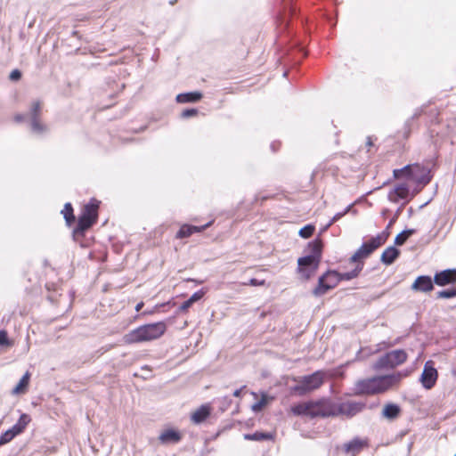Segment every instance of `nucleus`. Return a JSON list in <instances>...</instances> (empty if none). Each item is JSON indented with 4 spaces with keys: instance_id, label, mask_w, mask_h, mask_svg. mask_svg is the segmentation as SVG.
<instances>
[{
    "instance_id": "nucleus-1",
    "label": "nucleus",
    "mask_w": 456,
    "mask_h": 456,
    "mask_svg": "<svg viewBox=\"0 0 456 456\" xmlns=\"http://www.w3.org/2000/svg\"><path fill=\"white\" fill-rule=\"evenodd\" d=\"M166 329L167 326L163 322L142 325L126 333L123 340L128 345L154 340L160 338Z\"/></svg>"
},
{
    "instance_id": "nucleus-2",
    "label": "nucleus",
    "mask_w": 456,
    "mask_h": 456,
    "mask_svg": "<svg viewBox=\"0 0 456 456\" xmlns=\"http://www.w3.org/2000/svg\"><path fill=\"white\" fill-rule=\"evenodd\" d=\"M99 203L95 200H92L89 203L85 205L81 215L78 216L77 226L73 233L75 236H83L97 220V209Z\"/></svg>"
},
{
    "instance_id": "nucleus-3",
    "label": "nucleus",
    "mask_w": 456,
    "mask_h": 456,
    "mask_svg": "<svg viewBox=\"0 0 456 456\" xmlns=\"http://www.w3.org/2000/svg\"><path fill=\"white\" fill-rule=\"evenodd\" d=\"M406 360L407 354L404 350H392L379 357L372 364V370L375 371L391 370L403 364Z\"/></svg>"
},
{
    "instance_id": "nucleus-4",
    "label": "nucleus",
    "mask_w": 456,
    "mask_h": 456,
    "mask_svg": "<svg viewBox=\"0 0 456 456\" xmlns=\"http://www.w3.org/2000/svg\"><path fill=\"white\" fill-rule=\"evenodd\" d=\"M324 381V373L317 370L311 375L304 376L300 379L298 384L292 387V391L298 395L305 394L319 388Z\"/></svg>"
},
{
    "instance_id": "nucleus-5",
    "label": "nucleus",
    "mask_w": 456,
    "mask_h": 456,
    "mask_svg": "<svg viewBox=\"0 0 456 456\" xmlns=\"http://www.w3.org/2000/svg\"><path fill=\"white\" fill-rule=\"evenodd\" d=\"M311 418L336 417V403L328 398L311 401Z\"/></svg>"
},
{
    "instance_id": "nucleus-6",
    "label": "nucleus",
    "mask_w": 456,
    "mask_h": 456,
    "mask_svg": "<svg viewBox=\"0 0 456 456\" xmlns=\"http://www.w3.org/2000/svg\"><path fill=\"white\" fill-rule=\"evenodd\" d=\"M408 375L407 372L397 371L388 375L373 377L376 383L377 393H383L399 383L403 377Z\"/></svg>"
},
{
    "instance_id": "nucleus-7",
    "label": "nucleus",
    "mask_w": 456,
    "mask_h": 456,
    "mask_svg": "<svg viewBox=\"0 0 456 456\" xmlns=\"http://www.w3.org/2000/svg\"><path fill=\"white\" fill-rule=\"evenodd\" d=\"M365 408V403L362 402L347 401L341 403H336V416L345 415L352 418L361 412Z\"/></svg>"
},
{
    "instance_id": "nucleus-8",
    "label": "nucleus",
    "mask_w": 456,
    "mask_h": 456,
    "mask_svg": "<svg viewBox=\"0 0 456 456\" xmlns=\"http://www.w3.org/2000/svg\"><path fill=\"white\" fill-rule=\"evenodd\" d=\"M438 373L436 369L434 367L432 361H428L423 368L420 382L426 389H431L437 380Z\"/></svg>"
},
{
    "instance_id": "nucleus-9",
    "label": "nucleus",
    "mask_w": 456,
    "mask_h": 456,
    "mask_svg": "<svg viewBox=\"0 0 456 456\" xmlns=\"http://www.w3.org/2000/svg\"><path fill=\"white\" fill-rule=\"evenodd\" d=\"M308 248L310 250V254L306 255L303 257L298 258V262L300 265H303L304 262H312L314 265H316V262L321 261L322 257V242L320 239H316L308 243Z\"/></svg>"
},
{
    "instance_id": "nucleus-10",
    "label": "nucleus",
    "mask_w": 456,
    "mask_h": 456,
    "mask_svg": "<svg viewBox=\"0 0 456 456\" xmlns=\"http://www.w3.org/2000/svg\"><path fill=\"white\" fill-rule=\"evenodd\" d=\"M40 113L41 103L39 102H33L29 111V118L31 121V130L37 134H41L46 131V126L40 122Z\"/></svg>"
},
{
    "instance_id": "nucleus-11",
    "label": "nucleus",
    "mask_w": 456,
    "mask_h": 456,
    "mask_svg": "<svg viewBox=\"0 0 456 456\" xmlns=\"http://www.w3.org/2000/svg\"><path fill=\"white\" fill-rule=\"evenodd\" d=\"M390 232L383 231L377 236L372 237L368 242L362 243L361 248L365 254L370 255L373 251H375L387 241Z\"/></svg>"
},
{
    "instance_id": "nucleus-12",
    "label": "nucleus",
    "mask_w": 456,
    "mask_h": 456,
    "mask_svg": "<svg viewBox=\"0 0 456 456\" xmlns=\"http://www.w3.org/2000/svg\"><path fill=\"white\" fill-rule=\"evenodd\" d=\"M434 282L439 287H445L456 283V268L445 269L436 272L434 276Z\"/></svg>"
},
{
    "instance_id": "nucleus-13",
    "label": "nucleus",
    "mask_w": 456,
    "mask_h": 456,
    "mask_svg": "<svg viewBox=\"0 0 456 456\" xmlns=\"http://www.w3.org/2000/svg\"><path fill=\"white\" fill-rule=\"evenodd\" d=\"M410 194V189L405 183H400L395 186L393 190L388 192L387 198L388 200L394 203L399 202L401 200H405L406 201L402 205L403 206L406 202H408V197Z\"/></svg>"
},
{
    "instance_id": "nucleus-14",
    "label": "nucleus",
    "mask_w": 456,
    "mask_h": 456,
    "mask_svg": "<svg viewBox=\"0 0 456 456\" xmlns=\"http://www.w3.org/2000/svg\"><path fill=\"white\" fill-rule=\"evenodd\" d=\"M377 390L373 377L358 380L354 387L355 395H374L378 394Z\"/></svg>"
},
{
    "instance_id": "nucleus-15",
    "label": "nucleus",
    "mask_w": 456,
    "mask_h": 456,
    "mask_svg": "<svg viewBox=\"0 0 456 456\" xmlns=\"http://www.w3.org/2000/svg\"><path fill=\"white\" fill-rule=\"evenodd\" d=\"M434 279L428 275H420L416 278L411 289L418 292H429L434 289Z\"/></svg>"
},
{
    "instance_id": "nucleus-16",
    "label": "nucleus",
    "mask_w": 456,
    "mask_h": 456,
    "mask_svg": "<svg viewBox=\"0 0 456 456\" xmlns=\"http://www.w3.org/2000/svg\"><path fill=\"white\" fill-rule=\"evenodd\" d=\"M365 446H367L366 441L362 440L359 437H354L344 444V451L346 453H351L352 456H354L359 453Z\"/></svg>"
},
{
    "instance_id": "nucleus-17",
    "label": "nucleus",
    "mask_w": 456,
    "mask_h": 456,
    "mask_svg": "<svg viewBox=\"0 0 456 456\" xmlns=\"http://www.w3.org/2000/svg\"><path fill=\"white\" fill-rule=\"evenodd\" d=\"M209 224H210L209 223L207 224L206 225H202V226L183 224L181 226L179 231L177 232L176 238L177 239L188 238L195 232H200L204 231Z\"/></svg>"
},
{
    "instance_id": "nucleus-18",
    "label": "nucleus",
    "mask_w": 456,
    "mask_h": 456,
    "mask_svg": "<svg viewBox=\"0 0 456 456\" xmlns=\"http://www.w3.org/2000/svg\"><path fill=\"white\" fill-rule=\"evenodd\" d=\"M399 256L400 250L395 246H390L381 254L380 261L386 265H390L398 258Z\"/></svg>"
},
{
    "instance_id": "nucleus-19",
    "label": "nucleus",
    "mask_w": 456,
    "mask_h": 456,
    "mask_svg": "<svg viewBox=\"0 0 456 456\" xmlns=\"http://www.w3.org/2000/svg\"><path fill=\"white\" fill-rule=\"evenodd\" d=\"M319 264L320 262H316V265L312 262H304L303 265H300L297 261V270L305 280H309L318 269Z\"/></svg>"
},
{
    "instance_id": "nucleus-20",
    "label": "nucleus",
    "mask_w": 456,
    "mask_h": 456,
    "mask_svg": "<svg viewBox=\"0 0 456 456\" xmlns=\"http://www.w3.org/2000/svg\"><path fill=\"white\" fill-rule=\"evenodd\" d=\"M202 96V94L198 91L188 92L177 94L175 100L178 103L197 102L201 100Z\"/></svg>"
},
{
    "instance_id": "nucleus-21",
    "label": "nucleus",
    "mask_w": 456,
    "mask_h": 456,
    "mask_svg": "<svg viewBox=\"0 0 456 456\" xmlns=\"http://www.w3.org/2000/svg\"><path fill=\"white\" fill-rule=\"evenodd\" d=\"M182 438L181 434L174 429H167L164 431L159 437V441L162 444H168V443H178Z\"/></svg>"
},
{
    "instance_id": "nucleus-22",
    "label": "nucleus",
    "mask_w": 456,
    "mask_h": 456,
    "mask_svg": "<svg viewBox=\"0 0 456 456\" xmlns=\"http://www.w3.org/2000/svg\"><path fill=\"white\" fill-rule=\"evenodd\" d=\"M401 412V408L395 403H387L384 406L382 416L387 419H395Z\"/></svg>"
},
{
    "instance_id": "nucleus-23",
    "label": "nucleus",
    "mask_w": 456,
    "mask_h": 456,
    "mask_svg": "<svg viewBox=\"0 0 456 456\" xmlns=\"http://www.w3.org/2000/svg\"><path fill=\"white\" fill-rule=\"evenodd\" d=\"M210 415V409L207 405H201L191 415V420L194 423L203 422Z\"/></svg>"
},
{
    "instance_id": "nucleus-24",
    "label": "nucleus",
    "mask_w": 456,
    "mask_h": 456,
    "mask_svg": "<svg viewBox=\"0 0 456 456\" xmlns=\"http://www.w3.org/2000/svg\"><path fill=\"white\" fill-rule=\"evenodd\" d=\"M31 419L29 417V415L26 414V413H22L17 423L14 424L11 429L13 431V433L18 436L20 435V433H22L24 431V429L26 428V427L28 426V424L30 422Z\"/></svg>"
},
{
    "instance_id": "nucleus-25",
    "label": "nucleus",
    "mask_w": 456,
    "mask_h": 456,
    "mask_svg": "<svg viewBox=\"0 0 456 456\" xmlns=\"http://www.w3.org/2000/svg\"><path fill=\"white\" fill-rule=\"evenodd\" d=\"M311 401L307 403H298L292 407L291 411L297 416H308L311 418Z\"/></svg>"
},
{
    "instance_id": "nucleus-26",
    "label": "nucleus",
    "mask_w": 456,
    "mask_h": 456,
    "mask_svg": "<svg viewBox=\"0 0 456 456\" xmlns=\"http://www.w3.org/2000/svg\"><path fill=\"white\" fill-rule=\"evenodd\" d=\"M324 277L325 280H327L329 285L326 286V289H334L340 281L338 278V272L335 270H329L325 273L322 275Z\"/></svg>"
},
{
    "instance_id": "nucleus-27",
    "label": "nucleus",
    "mask_w": 456,
    "mask_h": 456,
    "mask_svg": "<svg viewBox=\"0 0 456 456\" xmlns=\"http://www.w3.org/2000/svg\"><path fill=\"white\" fill-rule=\"evenodd\" d=\"M363 265V263H358L354 270L346 273H338L339 281H350L354 278H356L362 270Z\"/></svg>"
},
{
    "instance_id": "nucleus-28",
    "label": "nucleus",
    "mask_w": 456,
    "mask_h": 456,
    "mask_svg": "<svg viewBox=\"0 0 456 456\" xmlns=\"http://www.w3.org/2000/svg\"><path fill=\"white\" fill-rule=\"evenodd\" d=\"M328 285H329V283H328L327 280H325L324 277H322L321 275L318 279L317 286L313 289V295L314 297H321V296L326 294L329 290H330V289H326L323 287H326Z\"/></svg>"
},
{
    "instance_id": "nucleus-29",
    "label": "nucleus",
    "mask_w": 456,
    "mask_h": 456,
    "mask_svg": "<svg viewBox=\"0 0 456 456\" xmlns=\"http://www.w3.org/2000/svg\"><path fill=\"white\" fill-rule=\"evenodd\" d=\"M272 438H273V435L268 432L256 431L253 434H245L244 435L245 440H251V441H265V440H271Z\"/></svg>"
},
{
    "instance_id": "nucleus-30",
    "label": "nucleus",
    "mask_w": 456,
    "mask_h": 456,
    "mask_svg": "<svg viewBox=\"0 0 456 456\" xmlns=\"http://www.w3.org/2000/svg\"><path fill=\"white\" fill-rule=\"evenodd\" d=\"M30 375L28 372H26L22 378L20 379L19 383L16 385V387L12 389V394H21L24 393L28 382H29Z\"/></svg>"
},
{
    "instance_id": "nucleus-31",
    "label": "nucleus",
    "mask_w": 456,
    "mask_h": 456,
    "mask_svg": "<svg viewBox=\"0 0 456 456\" xmlns=\"http://www.w3.org/2000/svg\"><path fill=\"white\" fill-rule=\"evenodd\" d=\"M63 214V217L67 223V224L70 225L75 221V216L73 214V208L70 203H66L64 205V208L61 211Z\"/></svg>"
},
{
    "instance_id": "nucleus-32",
    "label": "nucleus",
    "mask_w": 456,
    "mask_h": 456,
    "mask_svg": "<svg viewBox=\"0 0 456 456\" xmlns=\"http://www.w3.org/2000/svg\"><path fill=\"white\" fill-rule=\"evenodd\" d=\"M314 230L315 228L314 225L306 224L299 230L298 234L304 239H308L313 235Z\"/></svg>"
},
{
    "instance_id": "nucleus-33",
    "label": "nucleus",
    "mask_w": 456,
    "mask_h": 456,
    "mask_svg": "<svg viewBox=\"0 0 456 456\" xmlns=\"http://www.w3.org/2000/svg\"><path fill=\"white\" fill-rule=\"evenodd\" d=\"M369 256L370 255L369 254H365L364 251L360 247L356 250V252L350 257V262L351 263H356V265H357L358 263H362V261H360L361 259L366 258Z\"/></svg>"
},
{
    "instance_id": "nucleus-34",
    "label": "nucleus",
    "mask_w": 456,
    "mask_h": 456,
    "mask_svg": "<svg viewBox=\"0 0 456 456\" xmlns=\"http://www.w3.org/2000/svg\"><path fill=\"white\" fill-rule=\"evenodd\" d=\"M15 436L16 435L11 428L6 430L0 436V446L11 442Z\"/></svg>"
},
{
    "instance_id": "nucleus-35",
    "label": "nucleus",
    "mask_w": 456,
    "mask_h": 456,
    "mask_svg": "<svg viewBox=\"0 0 456 456\" xmlns=\"http://www.w3.org/2000/svg\"><path fill=\"white\" fill-rule=\"evenodd\" d=\"M456 297V287L453 289H444L438 291L436 294L437 298H452Z\"/></svg>"
},
{
    "instance_id": "nucleus-36",
    "label": "nucleus",
    "mask_w": 456,
    "mask_h": 456,
    "mask_svg": "<svg viewBox=\"0 0 456 456\" xmlns=\"http://www.w3.org/2000/svg\"><path fill=\"white\" fill-rule=\"evenodd\" d=\"M351 208V205L347 206L344 211L337 213L331 220L325 226V229H328L330 226H331L335 222L338 221L341 217H343L346 214L348 213V211Z\"/></svg>"
},
{
    "instance_id": "nucleus-37",
    "label": "nucleus",
    "mask_w": 456,
    "mask_h": 456,
    "mask_svg": "<svg viewBox=\"0 0 456 456\" xmlns=\"http://www.w3.org/2000/svg\"><path fill=\"white\" fill-rule=\"evenodd\" d=\"M411 172V167L409 165L393 171L395 178H400L403 175H409Z\"/></svg>"
},
{
    "instance_id": "nucleus-38",
    "label": "nucleus",
    "mask_w": 456,
    "mask_h": 456,
    "mask_svg": "<svg viewBox=\"0 0 456 456\" xmlns=\"http://www.w3.org/2000/svg\"><path fill=\"white\" fill-rule=\"evenodd\" d=\"M267 403L266 395H263L262 398L252 405V410L255 412L260 411Z\"/></svg>"
},
{
    "instance_id": "nucleus-39",
    "label": "nucleus",
    "mask_w": 456,
    "mask_h": 456,
    "mask_svg": "<svg viewBox=\"0 0 456 456\" xmlns=\"http://www.w3.org/2000/svg\"><path fill=\"white\" fill-rule=\"evenodd\" d=\"M11 342L8 338L7 331L4 330H0V346H9Z\"/></svg>"
},
{
    "instance_id": "nucleus-40",
    "label": "nucleus",
    "mask_w": 456,
    "mask_h": 456,
    "mask_svg": "<svg viewBox=\"0 0 456 456\" xmlns=\"http://www.w3.org/2000/svg\"><path fill=\"white\" fill-rule=\"evenodd\" d=\"M197 114H198L197 109H194V108L186 109V110H183V112L181 113V118H189L196 116Z\"/></svg>"
},
{
    "instance_id": "nucleus-41",
    "label": "nucleus",
    "mask_w": 456,
    "mask_h": 456,
    "mask_svg": "<svg viewBox=\"0 0 456 456\" xmlns=\"http://www.w3.org/2000/svg\"><path fill=\"white\" fill-rule=\"evenodd\" d=\"M402 209H403V206H401L400 208H397V210L395 213L394 217L389 221V223L387 224V225L384 231L389 232V229L392 227V225L395 223L396 219L400 216Z\"/></svg>"
},
{
    "instance_id": "nucleus-42",
    "label": "nucleus",
    "mask_w": 456,
    "mask_h": 456,
    "mask_svg": "<svg viewBox=\"0 0 456 456\" xmlns=\"http://www.w3.org/2000/svg\"><path fill=\"white\" fill-rule=\"evenodd\" d=\"M204 295H205V292L202 289H200V290L194 292L188 299L190 300L191 303L193 304V303L200 300Z\"/></svg>"
},
{
    "instance_id": "nucleus-43",
    "label": "nucleus",
    "mask_w": 456,
    "mask_h": 456,
    "mask_svg": "<svg viewBox=\"0 0 456 456\" xmlns=\"http://www.w3.org/2000/svg\"><path fill=\"white\" fill-rule=\"evenodd\" d=\"M265 284V280H258L256 278H251L248 283H244V285H250V286H263Z\"/></svg>"
},
{
    "instance_id": "nucleus-44",
    "label": "nucleus",
    "mask_w": 456,
    "mask_h": 456,
    "mask_svg": "<svg viewBox=\"0 0 456 456\" xmlns=\"http://www.w3.org/2000/svg\"><path fill=\"white\" fill-rule=\"evenodd\" d=\"M20 77H21V72L17 69H13L9 75V78L12 81H18L19 79H20Z\"/></svg>"
},
{
    "instance_id": "nucleus-45",
    "label": "nucleus",
    "mask_w": 456,
    "mask_h": 456,
    "mask_svg": "<svg viewBox=\"0 0 456 456\" xmlns=\"http://www.w3.org/2000/svg\"><path fill=\"white\" fill-rule=\"evenodd\" d=\"M406 240V238L403 237V234L400 232L395 236L394 243L395 245L402 246L405 243Z\"/></svg>"
},
{
    "instance_id": "nucleus-46",
    "label": "nucleus",
    "mask_w": 456,
    "mask_h": 456,
    "mask_svg": "<svg viewBox=\"0 0 456 456\" xmlns=\"http://www.w3.org/2000/svg\"><path fill=\"white\" fill-rule=\"evenodd\" d=\"M191 305L192 303H191L190 300L187 299L180 305L179 310L182 312L187 311Z\"/></svg>"
},
{
    "instance_id": "nucleus-47",
    "label": "nucleus",
    "mask_w": 456,
    "mask_h": 456,
    "mask_svg": "<svg viewBox=\"0 0 456 456\" xmlns=\"http://www.w3.org/2000/svg\"><path fill=\"white\" fill-rule=\"evenodd\" d=\"M415 232L416 231L414 229H406V230L403 231L401 233L407 240L410 236L413 235L415 233Z\"/></svg>"
},
{
    "instance_id": "nucleus-48",
    "label": "nucleus",
    "mask_w": 456,
    "mask_h": 456,
    "mask_svg": "<svg viewBox=\"0 0 456 456\" xmlns=\"http://www.w3.org/2000/svg\"><path fill=\"white\" fill-rule=\"evenodd\" d=\"M246 387V386H243L242 387L239 388V389H236L234 392H233V396L235 397H240V395H241V391L242 389H244Z\"/></svg>"
},
{
    "instance_id": "nucleus-49",
    "label": "nucleus",
    "mask_w": 456,
    "mask_h": 456,
    "mask_svg": "<svg viewBox=\"0 0 456 456\" xmlns=\"http://www.w3.org/2000/svg\"><path fill=\"white\" fill-rule=\"evenodd\" d=\"M15 121L21 122L25 119V115L22 114H17L14 118Z\"/></svg>"
},
{
    "instance_id": "nucleus-50",
    "label": "nucleus",
    "mask_w": 456,
    "mask_h": 456,
    "mask_svg": "<svg viewBox=\"0 0 456 456\" xmlns=\"http://www.w3.org/2000/svg\"><path fill=\"white\" fill-rule=\"evenodd\" d=\"M142 306H143V303L141 302V303L136 305L135 310L138 312V311H140L142 309Z\"/></svg>"
},
{
    "instance_id": "nucleus-51",
    "label": "nucleus",
    "mask_w": 456,
    "mask_h": 456,
    "mask_svg": "<svg viewBox=\"0 0 456 456\" xmlns=\"http://www.w3.org/2000/svg\"><path fill=\"white\" fill-rule=\"evenodd\" d=\"M276 144H277L276 142H273L271 144V149L273 150V151H277Z\"/></svg>"
},
{
    "instance_id": "nucleus-52",
    "label": "nucleus",
    "mask_w": 456,
    "mask_h": 456,
    "mask_svg": "<svg viewBox=\"0 0 456 456\" xmlns=\"http://www.w3.org/2000/svg\"><path fill=\"white\" fill-rule=\"evenodd\" d=\"M423 182L424 183H428L430 182V178H424Z\"/></svg>"
},
{
    "instance_id": "nucleus-53",
    "label": "nucleus",
    "mask_w": 456,
    "mask_h": 456,
    "mask_svg": "<svg viewBox=\"0 0 456 456\" xmlns=\"http://www.w3.org/2000/svg\"><path fill=\"white\" fill-rule=\"evenodd\" d=\"M367 144H368L369 146L372 145V142H371V141H370V138H368Z\"/></svg>"
},
{
    "instance_id": "nucleus-54",
    "label": "nucleus",
    "mask_w": 456,
    "mask_h": 456,
    "mask_svg": "<svg viewBox=\"0 0 456 456\" xmlns=\"http://www.w3.org/2000/svg\"><path fill=\"white\" fill-rule=\"evenodd\" d=\"M387 212V209H385L383 212H382V215L385 216Z\"/></svg>"
},
{
    "instance_id": "nucleus-55",
    "label": "nucleus",
    "mask_w": 456,
    "mask_h": 456,
    "mask_svg": "<svg viewBox=\"0 0 456 456\" xmlns=\"http://www.w3.org/2000/svg\"><path fill=\"white\" fill-rule=\"evenodd\" d=\"M453 373H454V375L456 376V371H454Z\"/></svg>"
},
{
    "instance_id": "nucleus-56",
    "label": "nucleus",
    "mask_w": 456,
    "mask_h": 456,
    "mask_svg": "<svg viewBox=\"0 0 456 456\" xmlns=\"http://www.w3.org/2000/svg\"><path fill=\"white\" fill-rule=\"evenodd\" d=\"M455 456H456V453H455Z\"/></svg>"
}]
</instances>
